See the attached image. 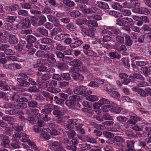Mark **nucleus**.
<instances>
[{
	"label": "nucleus",
	"instance_id": "nucleus-47",
	"mask_svg": "<svg viewBox=\"0 0 151 151\" xmlns=\"http://www.w3.org/2000/svg\"><path fill=\"white\" fill-rule=\"evenodd\" d=\"M18 14L22 16L27 17L28 15V12L27 10L20 9L18 11Z\"/></svg>",
	"mask_w": 151,
	"mask_h": 151
},
{
	"label": "nucleus",
	"instance_id": "nucleus-6",
	"mask_svg": "<svg viewBox=\"0 0 151 151\" xmlns=\"http://www.w3.org/2000/svg\"><path fill=\"white\" fill-rule=\"evenodd\" d=\"M86 88L83 86H79L76 87L73 90L74 93L78 94H82L85 93Z\"/></svg>",
	"mask_w": 151,
	"mask_h": 151
},
{
	"label": "nucleus",
	"instance_id": "nucleus-8",
	"mask_svg": "<svg viewBox=\"0 0 151 151\" xmlns=\"http://www.w3.org/2000/svg\"><path fill=\"white\" fill-rule=\"evenodd\" d=\"M7 70L11 71H15L16 69H19L21 68V66L17 63H10L8 65Z\"/></svg>",
	"mask_w": 151,
	"mask_h": 151
},
{
	"label": "nucleus",
	"instance_id": "nucleus-4",
	"mask_svg": "<svg viewBox=\"0 0 151 151\" xmlns=\"http://www.w3.org/2000/svg\"><path fill=\"white\" fill-rule=\"evenodd\" d=\"M71 73V76L75 81L81 82L83 80L84 77L81 74L76 72L74 70H73Z\"/></svg>",
	"mask_w": 151,
	"mask_h": 151
},
{
	"label": "nucleus",
	"instance_id": "nucleus-28",
	"mask_svg": "<svg viewBox=\"0 0 151 151\" xmlns=\"http://www.w3.org/2000/svg\"><path fill=\"white\" fill-rule=\"evenodd\" d=\"M65 104L69 108H72L74 107L76 103L74 101L68 99L65 101Z\"/></svg>",
	"mask_w": 151,
	"mask_h": 151
},
{
	"label": "nucleus",
	"instance_id": "nucleus-37",
	"mask_svg": "<svg viewBox=\"0 0 151 151\" xmlns=\"http://www.w3.org/2000/svg\"><path fill=\"white\" fill-rule=\"evenodd\" d=\"M38 31L42 35L45 36H47L48 35V31L45 29L42 28H39Z\"/></svg>",
	"mask_w": 151,
	"mask_h": 151
},
{
	"label": "nucleus",
	"instance_id": "nucleus-55",
	"mask_svg": "<svg viewBox=\"0 0 151 151\" xmlns=\"http://www.w3.org/2000/svg\"><path fill=\"white\" fill-rule=\"evenodd\" d=\"M116 41L121 44H123L124 43V39L123 37L121 36L118 35L115 38Z\"/></svg>",
	"mask_w": 151,
	"mask_h": 151
},
{
	"label": "nucleus",
	"instance_id": "nucleus-40",
	"mask_svg": "<svg viewBox=\"0 0 151 151\" xmlns=\"http://www.w3.org/2000/svg\"><path fill=\"white\" fill-rule=\"evenodd\" d=\"M129 56L131 57V59L133 61H134L137 59H141V57L138 56L134 52H131L129 54Z\"/></svg>",
	"mask_w": 151,
	"mask_h": 151
},
{
	"label": "nucleus",
	"instance_id": "nucleus-60",
	"mask_svg": "<svg viewBox=\"0 0 151 151\" xmlns=\"http://www.w3.org/2000/svg\"><path fill=\"white\" fill-rule=\"evenodd\" d=\"M18 112V111L15 109H12L5 111V113L6 114L11 115L16 114Z\"/></svg>",
	"mask_w": 151,
	"mask_h": 151
},
{
	"label": "nucleus",
	"instance_id": "nucleus-41",
	"mask_svg": "<svg viewBox=\"0 0 151 151\" xmlns=\"http://www.w3.org/2000/svg\"><path fill=\"white\" fill-rule=\"evenodd\" d=\"M116 106V105L115 106L112 107L110 111L115 114H119L121 112V108Z\"/></svg>",
	"mask_w": 151,
	"mask_h": 151
},
{
	"label": "nucleus",
	"instance_id": "nucleus-13",
	"mask_svg": "<svg viewBox=\"0 0 151 151\" xmlns=\"http://www.w3.org/2000/svg\"><path fill=\"white\" fill-rule=\"evenodd\" d=\"M77 9L81 11L84 14H88V8H87L85 4H78L77 6Z\"/></svg>",
	"mask_w": 151,
	"mask_h": 151
},
{
	"label": "nucleus",
	"instance_id": "nucleus-19",
	"mask_svg": "<svg viewBox=\"0 0 151 151\" xmlns=\"http://www.w3.org/2000/svg\"><path fill=\"white\" fill-rule=\"evenodd\" d=\"M29 136L26 134L20 133L19 139L23 142H28L29 140Z\"/></svg>",
	"mask_w": 151,
	"mask_h": 151
},
{
	"label": "nucleus",
	"instance_id": "nucleus-59",
	"mask_svg": "<svg viewBox=\"0 0 151 151\" xmlns=\"http://www.w3.org/2000/svg\"><path fill=\"white\" fill-rule=\"evenodd\" d=\"M20 6L24 9H30L31 7L30 4L29 3H21L20 4Z\"/></svg>",
	"mask_w": 151,
	"mask_h": 151
},
{
	"label": "nucleus",
	"instance_id": "nucleus-49",
	"mask_svg": "<svg viewBox=\"0 0 151 151\" xmlns=\"http://www.w3.org/2000/svg\"><path fill=\"white\" fill-rule=\"evenodd\" d=\"M105 88L106 92L108 94H109L112 91V90L115 89V86L113 85L109 84Z\"/></svg>",
	"mask_w": 151,
	"mask_h": 151
},
{
	"label": "nucleus",
	"instance_id": "nucleus-16",
	"mask_svg": "<svg viewBox=\"0 0 151 151\" xmlns=\"http://www.w3.org/2000/svg\"><path fill=\"white\" fill-rule=\"evenodd\" d=\"M116 105V104L114 103V104H109L107 105H104L102 107V110L103 112H107L111 110L112 107Z\"/></svg>",
	"mask_w": 151,
	"mask_h": 151
},
{
	"label": "nucleus",
	"instance_id": "nucleus-29",
	"mask_svg": "<svg viewBox=\"0 0 151 151\" xmlns=\"http://www.w3.org/2000/svg\"><path fill=\"white\" fill-rule=\"evenodd\" d=\"M121 13L120 14V16L121 17H122V15L124 16H129L131 14V11L129 9L121 10Z\"/></svg>",
	"mask_w": 151,
	"mask_h": 151
},
{
	"label": "nucleus",
	"instance_id": "nucleus-43",
	"mask_svg": "<svg viewBox=\"0 0 151 151\" xmlns=\"http://www.w3.org/2000/svg\"><path fill=\"white\" fill-rule=\"evenodd\" d=\"M78 68V70L81 73L85 74H87L89 71L87 68L84 65H80Z\"/></svg>",
	"mask_w": 151,
	"mask_h": 151
},
{
	"label": "nucleus",
	"instance_id": "nucleus-3",
	"mask_svg": "<svg viewBox=\"0 0 151 151\" xmlns=\"http://www.w3.org/2000/svg\"><path fill=\"white\" fill-rule=\"evenodd\" d=\"M132 89L134 91L137 92L142 97H145L148 95V93L145 91L137 87H134L132 88Z\"/></svg>",
	"mask_w": 151,
	"mask_h": 151
},
{
	"label": "nucleus",
	"instance_id": "nucleus-12",
	"mask_svg": "<svg viewBox=\"0 0 151 151\" xmlns=\"http://www.w3.org/2000/svg\"><path fill=\"white\" fill-rule=\"evenodd\" d=\"M98 103L100 106L105 104H114V103L113 101H110L108 99L104 98L101 99Z\"/></svg>",
	"mask_w": 151,
	"mask_h": 151
},
{
	"label": "nucleus",
	"instance_id": "nucleus-35",
	"mask_svg": "<svg viewBox=\"0 0 151 151\" xmlns=\"http://www.w3.org/2000/svg\"><path fill=\"white\" fill-rule=\"evenodd\" d=\"M87 19H94L96 20H99L101 19V16L98 14H93L91 16H88L87 17Z\"/></svg>",
	"mask_w": 151,
	"mask_h": 151
},
{
	"label": "nucleus",
	"instance_id": "nucleus-22",
	"mask_svg": "<svg viewBox=\"0 0 151 151\" xmlns=\"http://www.w3.org/2000/svg\"><path fill=\"white\" fill-rule=\"evenodd\" d=\"M49 145L52 148H55L56 149L59 148V149L60 150L59 147L60 145V143L58 141H50L49 143ZM62 151V150H60Z\"/></svg>",
	"mask_w": 151,
	"mask_h": 151
},
{
	"label": "nucleus",
	"instance_id": "nucleus-11",
	"mask_svg": "<svg viewBox=\"0 0 151 151\" xmlns=\"http://www.w3.org/2000/svg\"><path fill=\"white\" fill-rule=\"evenodd\" d=\"M126 143L128 148L126 149L125 151H134V145L135 142L133 140L129 139L127 141Z\"/></svg>",
	"mask_w": 151,
	"mask_h": 151
},
{
	"label": "nucleus",
	"instance_id": "nucleus-14",
	"mask_svg": "<svg viewBox=\"0 0 151 151\" xmlns=\"http://www.w3.org/2000/svg\"><path fill=\"white\" fill-rule=\"evenodd\" d=\"M106 28L108 30H111L112 32H111L112 34L114 35H116L120 32V31L118 28L114 27L111 26H105Z\"/></svg>",
	"mask_w": 151,
	"mask_h": 151
},
{
	"label": "nucleus",
	"instance_id": "nucleus-44",
	"mask_svg": "<svg viewBox=\"0 0 151 151\" xmlns=\"http://www.w3.org/2000/svg\"><path fill=\"white\" fill-rule=\"evenodd\" d=\"M150 14V11L147 8L141 7H140V14Z\"/></svg>",
	"mask_w": 151,
	"mask_h": 151
},
{
	"label": "nucleus",
	"instance_id": "nucleus-30",
	"mask_svg": "<svg viewBox=\"0 0 151 151\" xmlns=\"http://www.w3.org/2000/svg\"><path fill=\"white\" fill-rule=\"evenodd\" d=\"M40 91L39 88H37L35 86H32L30 87L27 89V91L30 93H36L39 92Z\"/></svg>",
	"mask_w": 151,
	"mask_h": 151
},
{
	"label": "nucleus",
	"instance_id": "nucleus-58",
	"mask_svg": "<svg viewBox=\"0 0 151 151\" xmlns=\"http://www.w3.org/2000/svg\"><path fill=\"white\" fill-rule=\"evenodd\" d=\"M66 28L70 31H74L76 29L75 25L72 23L68 24L66 26Z\"/></svg>",
	"mask_w": 151,
	"mask_h": 151
},
{
	"label": "nucleus",
	"instance_id": "nucleus-61",
	"mask_svg": "<svg viewBox=\"0 0 151 151\" xmlns=\"http://www.w3.org/2000/svg\"><path fill=\"white\" fill-rule=\"evenodd\" d=\"M114 140L116 142L123 143L125 141V139L120 136H116L114 137Z\"/></svg>",
	"mask_w": 151,
	"mask_h": 151
},
{
	"label": "nucleus",
	"instance_id": "nucleus-56",
	"mask_svg": "<svg viewBox=\"0 0 151 151\" xmlns=\"http://www.w3.org/2000/svg\"><path fill=\"white\" fill-rule=\"evenodd\" d=\"M72 64L75 66L78 67L82 64L81 61L78 59H75L71 61Z\"/></svg>",
	"mask_w": 151,
	"mask_h": 151
},
{
	"label": "nucleus",
	"instance_id": "nucleus-21",
	"mask_svg": "<svg viewBox=\"0 0 151 151\" xmlns=\"http://www.w3.org/2000/svg\"><path fill=\"white\" fill-rule=\"evenodd\" d=\"M109 56L112 59L115 58L119 59L121 57V55L117 52H110L109 53Z\"/></svg>",
	"mask_w": 151,
	"mask_h": 151
},
{
	"label": "nucleus",
	"instance_id": "nucleus-53",
	"mask_svg": "<svg viewBox=\"0 0 151 151\" xmlns=\"http://www.w3.org/2000/svg\"><path fill=\"white\" fill-rule=\"evenodd\" d=\"M86 99L92 102L96 101L98 100L97 97L96 96L94 95H89L86 97Z\"/></svg>",
	"mask_w": 151,
	"mask_h": 151
},
{
	"label": "nucleus",
	"instance_id": "nucleus-39",
	"mask_svg": "<svg viewBox=\"0 0 151 151\" xmlns=\"http://www.w3.org/2000/svg\"><path fill=\"white\" fill-rule=\"evenodd\" d=\"M61 79L65 81H69L71 79V77L68 73H64L61 74Z\"/></svg>",
	"mask_w": 151,
	"mask_h": 151
},
{
	"label": "nucleus",
	"instance_id": "nucleus-27",
	"mask_svg": "<svg viewBox=\"0 0 151 151\" xmlns=\"http://www.w3.org/2000/svg\"><path fill=\"white\" fill-rule=\"evenodd\" d=\"M47 90L49 92L54 93H58L61 91V90L59 88L53 87H49L47 88Z\"/></svg>",
	"mask_w": 151,
	"mask_h": 151
},
{
	"label": "nucleus",
	"instance_id": "nucleus-50",
	"mask_svg": "<svg viewBox=\"0 0 151 151\" xmlns=\"http://www.w3.org/2000/svg\"><path fill=\"white\" fill-rule=\"evenodd\" d=\"M124 18L122 19H118L116 20V24L120 26H124L126 24Z\"/></svg>",
	"mask_w": 151,
	"mask_h": 151
},
{
	"label": "nucleus",
	"instance_id": "nucleus-45",
	"mask_svg": "<svg viewBox=\"0 0 151 151\" xmlns=\"http://www.w3.org/2000/svg\"><path fill=\"white\" fill-rule=\"evenodd\" d=\"M46 21L45 17L43 15H41L39 18V21L37 24L39 25H42L43 24L44 22Z\"/></svg>",
	"mask_w": 151,
	"mask_h": 151
},
{
	"label": "nucleus",
	"instance_id": "nucleus-57",
	"mask_svg": "<svg viewBox=\"0 0 151 151\" xmlns=\"http://www.w3.org/2000/svg\"><path fill=\"white\" fill-rule=\"evenodd\" d=\"M98 105H99L98 103H95L93 105V110L97 114L100 113L101 112L100 105L98 106Z\"/></svg>",
	"mask_w": 151,
	"mask_h": 151
},
{
	"label": "nucleus",
	"instance_id": "nucleus-36",
	"mask_svg": "<svg viewBox=\"0 0 151 151\" xmlns=\"http://www.w3.org/2000/svg\"><path fill=\"white\" fill-rule=\"evenodd\" d=\"M28 144L35 151H40V149L39 148L37 147L35 144L34 142H31L29 140L28 142Z\"/></svg>",
	"mask_w": 151,
	"mask_h": 151
},
{
	"label": "nucleus",
	"instance_id": "nucleus-42",
	"mask_svg": "<svg viewBox=\"0 0 151 151\" xmlns=\"http://www.w3.org/2000/svg\"><path fill=\"white\" fill-rule=\"evenodd\" d=\"M104 136L107 138H112L114 137V135L112 133L108 131H104L103 133Z\"/></svg>",
	"mask_w": 151,
	"mask_h": 151
},
{
	"label": "nucleus",
	"instance_id": "nucleus-62",
	"mask_svg": "<svg viewBox=\"0 0 151 151\" xmlns=\"http://www.w3.org/2000/svg\"><path fill=\"white\" fill-rule=\"evenodd\" d=\"M0 98H2L3 100L8 101L9 100L8 95L4 92L0 93Z\"/></svg>",
	"mask_w": 151,
	"mask_h": 151
},
{
	"label": "nucleus",
	"instance_id": "nucleus-2",
	"mask_svg": "<svg viewBox=\"0 0 151 151\" xmlns=\"http://www.w3.org/2000/svg\"><path fill=\"white\" fill-rule=\"evenodd\" d=\"M42 133L40 137L42 139H49L50 137L51 130L47 128H45L42 129Z\"/></svg>",
	"mask_w": 151,
	"mask_h": 151
},
{
	"label": "nucleus",
	"instance_id": "nucleus-25",
	"mask_svg": "<svg viewBox=\"0 0 151 151\" xmlns=\"http://www.w3.org/2000/svg\"><path fill=\"white\" fill-rule=\"evenodd\" d=\"M83 43L82 41L79 40L75 41L74 42L71 43L70 45V47L71 48H75L79 46Z\"/></svg>",
	"mask_w": 151,
	"mask_h": 151
},
{
	"label": "nucleus",
	"instance_id": "nucleus-18",
	"mask_svg": "<svg viewBox=\"0 0 151 151\" xmlns=\"http://www.w3.org/2000/svg\"><path fill=\"white\" fill-rule=\"evenodd\" d=\"M60 107L58 106H56L54 109V111L52 112L53 114L56 116H59L62 115L61 111L60 110Z\"/></svg>",
	"mask_w": 151,
	"mask_h": 151
},
{
	"label": "nucleus",
	"instance_id": "nucleus-32",
	"mask_svg": "<svg viewBox=\"0 0 151 151\" xmlns=\"http://www.w3.org/2000/svg\"><path fill=\"white\" fill-rule=\"evenodd\" d=\"M47 86H56L57 85V82L55 80H51L46 82Z\"/></svg>",
	"mask_w": 151,
	"mask_h": 151
},
{
	"label": "nucleus",
	"instance_id": "nucleus-23",
	"mask_svg": "<svg viewBox=\"0 0 151 151\" xmlns=\"http://www.w3.org/2000/svg\"><path fill=\"white\" fill-rule=\"evenodd\" d=\"M54 41L51 39L47 38H44L41 40V42L49 45H51L53 42Z\"/></svg>",
	"mask_w": 151,
	"mask_h": 151
},
{
	"label": "nucleus",
	"instance_id": "nucleus-52",
	"mask_svg": "<svg viewBox=\"0 0 151 151\" xmlns=\"http://www.w3.org/2000/svg\"><path fill=\"white\" fill-rule=\"evenodd\" d=\"M2 119L5 121L8 122V123L12 125L13 123L12 121L13 118L11 116H4L2 117Z\"/></svg>",
	"mask_w": 151,
	"mask_h": 151
},
{
	"label": "nucleus",
	"instance_id": "nucleus-63",
	"mask_svg": "<svg viewBox=\"0 0 151 151\" xmlns=\"http://www.w3.org/2000/svg\"><path fill=\"white\" fill-rule=\"evenodd\" d=\"M81 14V13L77 10L73 11L71 12L70 15V16L74 17H78Z\"/></svg>",
	"mask_w": 151,
	"mask_h": 151
},
{
	"label": "nucleus",
	"instance_id": "nucleus-17",
	"mask_svg": "<svg viewBox=\"0 0 151 151\" xmlns=\"http://www.w3.org/2000/svg\"><path fill=\"white\" fill-rule=\"evenodd\" d=\"M5 82L4 81H0V89L5 91L10 90V87L8 85L4 84Z\"/></svg>",
	"mask_w": 151,
	"mask_h": 151
},
{
	"label": "nucleus",
	"instance_id": "nucleus-51",
	"mask_svg": "<svg viewBox=\"0 0 151 151\" xmlns=\"http://www.w3.org/2000/svg\"><path fill=\"white\" fill-rule=\"evenodd\" d=\"M55 48L58 50L62 51L65 50L66 47L64 45L58 44H56Z\"/></svg>",
	"mask_w": 151,
	"mask_h": 151
},
{
	"label": "nucleus",
	"instance_id": "nucleus-48",
	"mask_svg": "<svg viewBox=\"0 0 151 151\" xmlns=\"http://www.w3.org/2000/svg\"><path fill=\"white\" fill-rule=\"evenodd\" d=\"M19 144L20 143L19 140H17L12 141V142L10 143V145L14 149L19 148L20 147Z\"/></svg>",
	"mask_w": 151,
	"mask_h": 151
},
{
	"label": "nucleus",
	"instance_id": "nucleus-34",
	"mask_svg": "<svg viewBox=\"0 0 151 151\" xmlns=\"http://www.w3.org/2000/svg\"><path fill=\"white\" fill-rule=\"evenodd\" d=\"M109 94L111 97L114 99H118L120 97V94L116 91H112Z\"/></svg>",
	"mask_w": 151,
	"mask_h": 151
},
{
	"label": "nucleus",
	"instance_id": "nucleus-64",
	"mask_svg": "<svg viewBox=\"0 0 151 151\" xmlns=\"http://www.w3.org/2000/svg\"><path fill=\"white\" fill-rule=\"evenodd\" d=\"M20 98L19 96L17 94L13 95L10 100L15 102H20Z\"/></svg>",
	"mask_w": 151,
	"mask_h": 151
},
{
	"label": "nucleus",
	"instance_id": "nucleus-31",
	"mask_svg": "<svg viewBox=\"0 0 151 151\" xmlns=\"http://www.w3.org/2000/svg\"><path fill=\"white\" fill-rule=\"evenodd\" d=\"M29 3L30 4L31 7L34 9H39V8L37 7L38 5L37 0H30Z\"/></svg>",
	"mask_w": 151,
	"mask_h": 151
},
{
	"label": "nucleus",
	"instance_id": "nucleus-1",
	"mask_svg": "<svg viewBox=\"0 0 151 151\" xmlns=\"http://www.w3.org/2000/svg\"><path fill=\"white\" fill-rule=\"evenodd\" d=\"M31 25L30 20L27 18L20 20L16 25V28L20 29L27 28Z\"/></svg>",
	"mask_w": 151,
	"mask_h": 151
},
{
	"label": "nucleus",
	"instance_id": "nucleus-20",
	"mask_svg": "<svg viewBox=\"0 0 151 151\" xmlns=\"http://www.w3.org/2000/svg\"><path fill=\"white\" fill-rule=\"evenodd\" d=\"M88 14H91L93 13L99 14L101 12V11L98 8L93 7L88 8Z\"/></svg>",
	"mask_w": 151,
	"mask_h": 151
},
{
	"label": "nucleus",
	"instance_id": "nucleus-9",
	"mask_svg": "<svg viewBox=\"0 0 151 151\" xmlns=\"http://www.w3.org/2000/svg\"><path fill=\"white\" fill-rule=\"evenodd\" d=\"M124 36L125 37V45L129 47L131 46L133 44V42L130 36L127 34H124Z\"/></svg>",
	"mask_w": 151,
	"mask_h": 151
},
{
	"label": "nucleus",
	"instance_id": "nucleus-38",
	"mask_svg": "<svg viewBox=\"0 0 151 151\" xmlns=\"http://www.w3.org/2000/svg\"><path fill=\"white\" fill-rule=\"evenodd\" d=\"M63 2L66 6L70 7H73L75 5L74 2L70 0H63Z\"/></svg>",
	"mask_w": 151,
	"mask_h": 151
},
{
	"label": "nucleus",
	"instance_id": "nucleus-10",
	"mask_svg": "<svg viewBox=\"0 0 151 151\" xmlns=\"http://www.w3.org/2000/svg\"><path fill=\"white\" fill-rule=\"evenodd\" d=\"M26 79L24 78H18L17 79V81L19 83V85L20 86L27 87L29 85V83L26 81Z\"/></svg>",
	"mask_w": 151,
	"mask_h": 151
},
{
	"label": "nucleus",
	"instance_id": "nucleus-7",
	"mask_svg": "<svg viewBox=\"0 0 151 151\" xmlns=\"http://www.w3.org/2000/svg\"><path fill=\"white\" fill-rule=\"evenodd\" d=\"M55 106L50 104H47L45 106V108L41 110V112L42 113H50L54 110Z\"/></svg>",
	"mask_w": 151,
	"mask_h": 151
},
{
	"label": "nucleus",
	"instance_id": "nucleus-15",
	"mask_svg": "<svg viewBox=\"0 0 151 151\" xmlns=\"http://www.w3.org/2000/svg\"><path fill=\"white\" fill-rule=\"evenodd\" d=\"M18 39L15 35H10L8 40L9 43L15 44L17 43Z\"/></svg>",
	"mask_w": 151,
	"mask_h": 151
},
{
	"label": "nucleus",
	"instance_id": "nucleus-54",
	"mask_svg": "<svg viewBox=\"0 0 151 151\" xmlns=\"http://www.w3.org/2000/svg\"><path fill=\"white\" fill-rule=\"evenodd\" d=\"M147 61L144 59L142 60H138L136 61V64L139 66H142L146 65L147 63Z\"/></svg>",
	"mask_w": 151,
	"mask_h": 151
},
{
	"label": "nucleus",
	"instance_id": "nucleus-26",
	"mask_svg": "<svg viewBox=\"0 0 151 151\" xmlns=\"http://www.w3.org/2000/svg\"><path fill=\"white\" fill-rule=\"evenodd\" d=\"M3 145H2L6 148H8L10 147L9 143L10 141L9 138V137L7 136L5 138L3 139Z\"/></svg>",
	"mask_w": 151,
	"mask_h": 151
},
{
	"label": "nucleus",
	"instance_id": "nucleus-33",
	"mask_svg": "<svg viewBox=\"0 0 151 151\" xmlns=\"http://www.w3.org/2000/svg\"><path fill=\"white\" fill-rule=\"evenodd\" d=\"M27 42H29L32 43L36 40V38L34 36L31 35H29L27 36L26 38Z\"/></svg>",
	"mask_w": 151,
	"mask_h": 151
},
{
	"label": "nucleus",
	"instance_id": "nucleus-24",
	"mask_svg": "<svg viewBox=\"0 0 151 151\" xmlns=\"http://www.w3.org/2000/svg\"><path fill=\"white\" fill-rule=\"evenodd\" d=\"M112 8L115 10L121 11L122 6L119 3L117 2L112 3L111 4Z\"/></svg>",
	"mask_w": 151,
	"mask_h": 151
},
{
	"label": "nucleus",
	"instance_id": "nucleus-46",
	"mask_svg": "<svg viewBox=\"0 0 151 151\" xmlns=\"http://www.w3.org/2000/svg\"><path fill=\"white\" fill-rule=\"evenodd\" d=\"M123 65L126 68L129 69L130 67L129 63V60L127 58H124L122 59Z\"/></svg>",
	"mask_w": 151,
	"mask_h": 151
},
{
	"label": "nucleus",
	"instance_id": "nucleus-5",
	"mask_svg": "<svg viewBox=\"0 0 151 151\" xmlns=\"http://www.w3.org/2000/svg\"><path fill=\"white\" fill-rule=\"evenodd\" d=\"M47 18L49 21L52 22L54 26L57 27H60L61 25L60 23V22L55 17L52 15H48Z\"/></svg>",
	"mask_w": 151,
	"mask_h": 151
}]
</instances>
